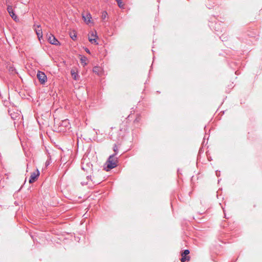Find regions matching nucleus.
<instances>
[{
  "instance_id": "obj_1",
  "label": "nucleus",
  "mask_w": 262,
  "mask_h": 262,
  "mask_svg": "<svg viewBox=\"0 0 262 262\" xmlns=\"http://www.w3.org/2000/svg\"><path fill=\"white\" fill-rule=\"evenodd\" d=\"M114 157V155H110L108 157L104 165V170L108 171L117 166L118 158H116V160H115Z\"/></svg>"
},
{
  "instance_id": "obj_2",
  "label": "nucleus",
  "mask_w": 262,
  "mask_h": 262,
  "mask_svg": "<svg viewBox=\"0 0 262 262\" xmlns=\"http://www.w3.org/2000/svg\"><path fill=\"white\" fill-rule=\"evenodd\" d=\"M247 36L248 37V39L247 38L243 39V41L247 44L253 43L257 39V38H256V33L250 31H248L246 33L245 37H246Z\"/></svg>"
},
{
  "instance_id": "obj_3",
  "label": "nucleus",
  "mask_w": 262,
  "mask_h": 262,
  "mask_svg": "<svg viewBox=\"0 0 262 262\" xmlns=\"http://www.w3.org/2000/svg\"><path fill=\"white\" fill-rule=\"evenodd\" d=\"M3 68H6L10 74L14 75L18 74L16 69L14 67L13 65L9 62H6L1 60V67Z\"/></svg>"
},
{
  "instance_id": "obj_4",
  "label": "nucleus",
  "mask_w": 262,
  "mask_h": 262,
  "mask_svg": "<svg viewBox=\"0 0 262 262\" xmlns=\"http://www.w3.org/2000/svg\"><path fill=\"white\" fill-rule=\"evenodd\" d=\"M6 6H7V10L9 13L11 17L14 20L15 22H18L19 21V18L17 15L16 14L14 9H13L12 6L10 4H7V0H6Z\"/></svg>"
},
{
  "instance_id": "obj_5",
  "label": "nucleus",
  "mask_w": 262,
  "mask_h": 262,
  "mask_svg": "<svg viewBox=\"0 0 262 262\" xmlns=\"http://www.w3.org/2000/svg\"><path fill=\"white\" fill-rule=\"evenodd\" d=\"M46 37L49 42L52 45L55 46H60L61 45L60 42L56 36L51 33H48Z\"/></svg>"
},
{
  "instance_id": "obj_6",
  "label": "nucleus",
  "mask_w": 262,
  "mask_h": 262,
  "mask_svg": "<svg viewBox=\"0 0 262 262\" xmlns=\"http://www.w3.org/2000/svg\"><path fill=\"white\" fill-rule=\"evenodd\" d=\"M37 77L41 84H45L47 81V76L45 72L42 71H38L37 73Z\"/></svg>"
},
{
  "instance_id": "obj_7",
  "label": "nucleus",
  "mask_w": 262,
  "mask_h": 262,
  "mask_svg": "<svg viewBox=\"0 0 262 262\" xmlns=\"http://www.w3.org/2000/svg\"><path fill=\"white\" fill-rule=\"evenodd\" d=\"M98 38V36L96 32L91 31L90 33V35L89 36V41L94 45H98V42L97 41V39Z\"/></svg>"
},
{
  "instance_id": "obj_8",
  "label": "nucleus",
  "mask_w": 262,
  "mask_h": 262,
  "mask_svg": "<svg viewBox=\"0 0 262 262\" xmlns=\"http://www.w3.org/2000/svg\"><path fill=\"white\" fill-rule=\"evenodd\" d=\"M190 253V251L188 249H185L182 251L181 252V261L182 262H185L186 261L189 260L190 257L187 256Z\"/></svg>"
},
{
  "instance_id": "obj_9",
  "label": "nucleus",
  "mask_w": 262,
  "mask_h": 262,
  "mask_svg": "<svg viewBox=\"0 0 262 262\" xmlns=\"http://www.w3.org/2000/svg\"><path fill=\"white\" fill-rule=\"evenodd\" d=\"M40 175V172L38 169H36V172H33L29 179V183H33L36 181Z\"/></svg>"
},
{
  "instance_id": "obj_10",
  "label": "nucleus",
  "mask_w": 262,
  "mask_h": 262,
  "mask_svg": "<svg viewBox=\"0 0 262 262\" xmlns=\"http://www.w3.org/2000/svg\"><path fill=\"white\" fill-rule=\"evenodd\" d=\"M82 17L86 24H89L92 22V15L90 12H87L85 14H82Z\"/></svg>"
},
{
  "instance_id": "obj_11",
  "label": "nucleus",
  "mask_w": 262,
  "mask_h": 262,
  "mask_svg": "<svg viewBox=\"0 0 262 262\" xmlns=\"http://www.w3.org/2000/svg\"><path fill=\"white\" fill-rule=\"evenodd\" d=\"M202 214H199L196 215V219L199 221V223H205L209 220V216H202Z\"/></svg>"
},
{
  "instance_id": "obj_12",
  "label": "nucleus",
  "mask_w": 262,
  "mask_h": 262,
  "mask_svg": "<svg viewBox=\"0 0 262 262\" xmlns=\"http://www.w3.org/2000/svg\"><path fill=\"white\" fill-rule=\"evenodd\" d=\"M81 169L84 171H88L89 169L90 171L93 170V165L91 162H88L86 165L84 166L82 165Z\"/></svg>"
},
{
  "instance_id": "obj_13",
  "label": "nucleus",
  "mask_w": 262,
  "mask_h": 262,
  "mask_svg": "<svg viewBox=\"0 0 262 262\" xmlns=\"http://www.w3.org/2000/svg\"><path fill=\"white\" fill-rule=\"evenodd\" d=\"M241 63L239 60L234 62H231L230 63V67L233 70H235L236 68H241Z\"/></svg>"
},
{
  "instance_id": "obj_14",
  "label": "nucleus",
  "mask_w": 262,
  "mask_h": 262,
  "mask_svg": "<svg viewBox=\"0 0 262 262\" xmlns=\"http://www.w3.org/2000/svg\"><path fill=\"white\" fill-rule=\"evenodd\" d=\"M71 74L73 79L75 80H78L80 78L78 72L74 69L71 70Z\"/></svg>"
},
{
  "instance_id": "obj_15",
  "label": "nucleus",
  "mask_w": 262,
  "mask_h": 262,
  "mask_svg": "<svg viewBox=\"0 0 262 262\" xmlns=\"http://www.w3.org/2000/svg\"><path fill=\"white\" fill-rule=\"evenodd\" d=\"M93 71L98 75H101L103 72V69L98 66H95L93 68Z\"/></svg>"
},
{
  "instance_id": "obj_16",
  "label": "nucleus",
  "mask_w": 262,
  "mask_h": 262,
  "mask_svg": "<svg viewBox=\"0 0 262 262\" xmlns=\"http://www.w3.org/2000/svg\"><path fill=\"white\" fill-rule=\"evenodd\" d=\"M80 56V61L81 63V64L85 67L88 64V63L86 62V61L88 60V58L83 55H79Z\"/></svg>"
},
{
  "instance_id": "obj_17",
  "label": "nucleus",
  "mask_w": 262,
  "mask_h": 262,
  "mask_svg": "<svg viewBox=\"0 0 262 262\" xmlns=\"http://www.w3.org/2000/svg\"><path fill=\"white\" fill-rule=\"evenodd\" d=\"M2 102L4 105V111L6 112H7V109H8V108H10L9 106H10V102L8 101L7 100H2Z\"/></svg>"
},
{
  "instance_id": "obj_18",
  "label": "nucleus",
  "mask_w": 262,
  "mask_h": 262,
  "mask_svg": "<svg viewBox=\"0 0 262 262\" xmlns=\"http://www.w3.org/2000/svg\"><path fill=\"white\" fill-rule=\"evenodd\" d=\"M7 112L9 114V115L11 116V119L13 120H15L18 116L17 113H16L15 112H11L10 108H8V109H7Z\"/></svg>"
},
{
  "instance_id": "obj_19",
  "label": "nucleus",
  "mask_w": 262,
  "mask_h": 262,
  "mask_svg": "<svg viewBox=\"0 0 262 262\" xmlns=\"http://www.w3.org/2000/svg\"><path fill=\"white\" fill-rule=\"evenodd\" d=\"M36 35L38 37V38L39 40H41V39L43 37V35H42V30L41 29H40V30H36Z\"/></svg>"
},
{
  "instance_id": "obj_20",
  "label": "nucleus",
  "mask_w": 262,
  "mask_h": 262,
  "mask_svg": "<svg viewBox=\"0 0 262 262\" xmlns=\"http://www.w3.org/2000/svg\"><path fill=\"white\" fill-rule=\"evenodd\" d=\"M113 149L114 151V153L112 155H114V156L115 157L118 153V149L116 144H114Z\"/></svg>"
},
{
  "instance_id": "obj_21",
  "label": "nucleus",
  "mask_w": 262,
  "mask_h": 262,
  "mask_svg": "<svg viewBox=\"0 0 262 262\" xmlns=\"http://www.w3.org/2000/svg\"><path fill=\"white\" fill-rule=\"evenodd\" d=\"M107 16V13L106 11H103L102 12L101 19L102 21H104Z\"/></svg>"
},
{
  "instance_id": "obj_22",
  "label": "nucleus",
  "mask_w": 262,
  "mask_h": 262,
  "mask_svg": "<svg viewBox=\"0 0 262 262\" xmlns=\"http://www.w3.org/2000/svg\"><path fill=\"white\" fill-rule=\"evenodd\" d=\"M52 162V161H51V157L50 155H49L48 157V159L47 160V161H46V163H45V167L46 168H47L48 166Z\"/></svg>"
},
{
  "instance_id": "obj_23",
  "label": "nucleus",
  "mask_w": 262,
  "mask_h": 262,
  "mask_svg": "<svg viewBox=\"0 0 262 262\" xmlns=\"http://www.w3.org/2000/svg\"><path fill=\"white\" fill-rule=\"evenodd\" d=\"M70 35L72 40H76L77 39V34L75 32H74L73 33H71Z\"/></svg>"
},
{
  "instance_id": "obj_24",
  "label": "nucleus",
  "mask_w": 262,
  "mask_h": 262,
  "mask_svg": "<svg viewBox=\"0 0 262 262\" xmlns=\"http://www.w3.org/2000/svg\"><path fill=\"white\" fill-rule=\"evenodd\" d=\"M220 38L222 41H226L227 40V36L225 34H222L220 36Z\"/></svg>"
},
{
  "instance_id": "obj_25",
  "label": "nucleus",
  "mask_w": 262,
  "mask_h": 262,
  "mask_svg": "<svg viewBox=\"0 0 262 262\" xmlns=\"http://www.w3.org/2000/svg\"><path fill=\"white\" fill-rule=\"evenodd\" d=\"M117 3L118 6L119 8H123L122 0H115Z\"/></svg>"
},
{
  "instance_id": "obj_26",
  "label": "nucleus",
  "mask_w": 262,
  "mask_h": 262,
  "mask_svg": "<svg viewBox=\"0 0 262 262\" xmlns=\"http://www.w3.org/2000/svg\"><path fill=\"white\" fill-rule=\"evenodd\" d=\"M68 124H69V122L68 120H65L62 121L61 125L64 126L65 127H67L68 125Z\"/></svg>"
},
{
  "instance_id": "obj_27",
  "label": "nucleus",
  "mask_w": 262,
  "mask_h": 262,
  "mask_svg": "<svg viewBox=\"0 0 262 262\" xmlns=\"http://www.w3.org/2000/svg\"><path fill=\"white\" fill-rule=\"evenodd\" d=\"M84 51L89 54H91V51L86 47L84 48Z\"/></svg>"
},
{
  "instance_id": "obj_28",
  "label": "nucleus",
  "mask_w": 262,
  "mask_h": 262,
  "mask_svg": "<svg viewBox=\"0 0 262 262\" xmlns=\"http://www.w3.org/2000/svg\"><path fill=\"white\" fill-rule=\"evenodd\" d=\"M215 174H216V177H219L220 176V175H221V171L220 170H216L215 171Z\"/></svg>"
},
{
  "instance_id": "obj_29",
  "label": "nucleus",
  "mask_w": 262,
  "mask_h": 262,
  "mask_svg": "<svg viewBox=\"0 0 262 262\" xmlns=\"http://www.w3.org/2000/svg\"><path fill=\"white\" fill-rule=\"evenodd\" d=\"M220 24H217V23H215V28L214 30L216 31H218V30L219 29V26Z\"/></svg>"
},
{
  "instance_id": "obj_30",
  "label": "nucleus",
  "mask_w": 262,
  "mask_h": 262,
  "mask_svg": "<svg viewBox=\"0 0 262 262\" xmlns=\"http://www.w3.org/2000/svg\"><path fill=\"white\" fill-rule=\"evenodd\" d=\"M222 188H220V189L217 190V191L216 192V196H217V198H218V197H219V193H220V192H221H221H222Z\"/></svg>"
},
{
  "instance_id": "obj_31",
  "label": "nucleus",
  "mask_w": 262,
  "mask_h": 262,
  "mask_svg": "<svg viewBox=\"0 0 262 262\" xmlns=\"http://www.w3.org/2000/svg\"><path fill=\"white\" fill-rule=\"evenodd\" d=\"M203 152H204L203 147H202L200 148L199 151V154H201V153H203Z\"/></svg>"
},
{
  "instance_id": "obj_32",
  "label": "nucleus",
  "mask_w": 262,
  "mask_h": 262,
  "mask_svg": "<svg viewBox=\"0 0 262 262\" xmlns=\"http://www.w3.org/2000/svg\"><path fill=\"white\" fill-rule=\"evenodd\" d=\"M152 69V64H151V66H150V70H149V74H148V77L149 76L150 72L151 71Z\"/></svg>"
},
{
  "instance_id": "obj_33",
  "label": "nucleus",
  "mask_w": 262,
  "mask_h": 262,
  "mask_svg": "<svg viewBox=\"0 0 262 262\" xmlns=\"http://www.w3.org/2000/svg\"><path fill=\"white\" fill-rule=\"evenodd\" d=\"M86 179L87 180H91V181H92V180L91 179V175H89V176H88L86 177Z\"/></svg>"
},
{
  "instance_id": "obj_34",
  "label": "nucleus",
  "mask_w": 262,
  "mask_h": 262,
  "mask_svg": "<svg viewBox=\"0 0 262 262\" xmlns=\"http://www.w3.org/2000/svg\"><path fill=\"white\" fill-rule=\"evenodd\" d=\"M177 173L178 176H179L180 174H182V173L180 172V169L179 168H178L177 170Z\"/></svg>"
},
{
  "instance_id": "obj_35",
  "label": "nucleus",
  "mask_w": 262,
  "mask_h": 262,
  "mask_svg": "<svg viewBox=\"0 0 262 262\" xmlns=\"http://www.w3.org/2000/svg\"><path fill=\"white\" fill-rule=\"evenodd\" d=\"M81 184L83 186V185H86L88 184V182H86V183H85V182H81Z\"/></svg>"
},
{
  "instance_id": "obj_36",
  "label": "nucleus",
  "mask_w": 262,
  "mask_h": 262,
  "mask_svg": "<svg viewBox=\"0 0 262 262\" xmlns=\"http://www.w3.org/2000/svg\"><path fill=\"white\" fill-rule=\"evenodd\" d=\"M5 177H6V180H8V179H9V178H8V174H7V173H6V174H5Z\"/></svg>"
},
{
  "instance_id": "obj_37",
  "label": "nucleus",
  "mask_w": 262,
  "mask_h": 262,
  "mask_svg": "<svg viewBox=\"0 0 262 262\" xmlns=\"http://www.w3.org/2000/svg\"><path fill=\"white\" fill-rule=\"evenodd\" d=\"M94 184L97 185V184H98L100 183V182H95V181H94L93 182Z\"/></svg>"
},
{
  "instance_id": "obj_38",
  "label": "nucleus",
  "mask_w": 262,
  "mask_h": 262,
  "mask_svg": "<svg viewBox=\"0 0 262 262\" xmlns=\"http://www.w3.org/2000/svg\"><path fill=\"white\" fill-rule=\"evenodd\" d=\"M239 73L238 72V70L235 71V74L238 75Z\"/></svg>"
},
{
  "instance_id": "obj_39",
  "label": "nucleus",
  "mask_w": 262,
  "mask_h": 262,
  "mask_svg": "<svg viewBox=\"0 0 262 262\" xmlns=\"http://www.w3.org/2000/svg\"><path fill=\"white\" fill-rule=\"evenodd\" d=\"M205 138H206V136H204V141H203V143H202V145H203V144H204Z\"/></svg>"
},
{
  "instance_id": "obj_40",
  "label": "nucleus",
  "mask_w": 262,
  "mask_h": 262,
  "mask_svg": "<svg viewBox=\"0 0 262 262\" xmlns=\"http://www.w3.org/2000/svg\"><path fill=\"white\" fill-rule=\"evenodd\" d=\"M236 261V259L233 260H232V262H235Z\"/></svg>"
},
{
  "instance_id": "obj_41",
  "label": "nucleus",
  "mask_w": 262,
  "mask_h": 262,
  "mask_svg": "<svg viewBox=\"0 0 262 262\" xmlns=\"http://www.w3.org/2000/svg\"><path fill=\"white\" fill-rule=\"evenodd\" d=\"M221 180V179H219L218 180V183L220 182V181Z\"/></svg>"
},
{
  "instance_id": "obj_42",
  "label": "nucleus",
  "mask_w": 262,
  "mask_h": 262,
  "mask_svg": "<svg viewBox=\"0 0 262 262\" xmlns=\"http://www.w3.org/2000/svg\"><path fill=\"white\" fill-rule=\"evenodd\" d=\"M208 9H211V7H207Z\"/></svg>"
},
{
  "instance_id": "obj_43",
  "label": "nucleus",
  "mask_w": 262,
  "mask_h": 262,
  "mask_svg": "<svg viewBox=\"0 0 262 262\" xmlns=\"http://www.w3.org/2000/svg\"><path fill=\"white\" fill-rule=\"evenodd\" d=\"M37 27L39 28H40V25H38L37 26Z\"/></svg>"
},
{
  "instance_id": "obj_44",
  "label": "nucleus",
  "mask_w": 262,
  "mask_h": 262,
  "mask_svg": "<svg viewBox=\"0 0 262 262\" xmlns=\"http://www.w3.org/2000/svg\"><path fill=\"white\" fill-rule=\"evenodd\" d=\"M157 93H160V92L158 91H157Z\"/></svg>"
},
{
  "instance_id": "obj_45",
  "label": "nucleus",
  "mask_w": 262,
  "mask_h": 262,
  "mask_svg": "<svg viewBox=\"0 0 262 262\" xmlns=\"http://www.w3.org/2000/svg\"><path fill=\"white\" fill-rule=\"evenodd\" d=\"M191 192H189V195H190V194H191Z\"/></svg>"
},
{
  "instance_id": "obj_46",
  "label": "nucleus",
  "mask_w": 262,
  "mask_h": 262,
  "mask_svg": "<svg viewBox=\"0 0 262 262\" xmlns=\"http://www.w3.org/2000/svg\"><path fill=\"white\" fill-rule=\"evenodd\" d=\"M1 31L3 29L2 27L1 28Z\"/></svg>"
},
{
  "instance_id": "obj_47",
  "label": "nucleus",
  "mask_w": 262,
  "mask_h": 262,
  "mask_svg": "<svg viewBox=\"0 0 262 262\" xmlns=\"http://www.w3.org/2000/svg\"><path fill=\"white\" fill-rule=\"evenodd\" d=\"M154 59H155V56H154L153 57V60H154Z\"/></svg>"
},
{
  "instance_id": "obj_48",
  "label": "nucleus",
  "mask_w": 262,
  "mask_h": 262,
  "mask_svg": "<svg viewBox=\"0 0 262 262\" xmlns=\"http://www.w3.org/2000/svg\"><path fill=\"white\" fill-rule=\"evenodd\" d=\"M160 1V0H157V1H158V2H159V1Z\"/></svg>"
}]
</instances>
